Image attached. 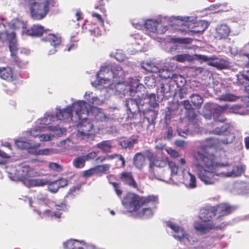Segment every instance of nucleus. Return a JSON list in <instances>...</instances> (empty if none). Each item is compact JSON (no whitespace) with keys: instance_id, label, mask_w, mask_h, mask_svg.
<instances>
[{"instance_id":"obj_37","label":"nucleus","mask_w":249,"mask_h":249,"mask_svg":"<svg viewBox=\"0 0 249 249\" xmlns=\"http://www.w3.org/2000/svg\"><path fill=\"white\" fill-rule=\"evenodd\" d=\"M133 160V164L139 169H142L145 164V157L141 153L136 154Z\"/></svg>"},{"instance_id":"obj_24","label":"nucleus","mask_w":249,"mask_h":249,"mask_svg":"<svg viewBox=\"0 0 249 249\" xmlns=\"http://www.w3.org/2000/svg\"><path fill=\"white\" fill-rule=\"evenodd\" d=\"M230 32V27L227 24L225 23L220 24L215 28L214 37L218 40L225 39L228 37Z\"/></svg>"},{"instance_id":"obj_50","label":"nucleus","mask_w":249,"mask_h":249,"mask_svg":"<svg viewBox=\"0 0 249 249\" xmlns=\"http://www.w3.org/2000/svg\"><path fill=\"white\" fill-rule=\"evenodd\" d=\"M145 20L144 19H133L131 21L132 26L136 29L141 30L145 29Z\"/></svg>"},{"instance_id":"obj_56","label":"nucleus","mask_w":249,"mask_h":249,"mask_svg":"<svg viewBox=\"0 0 249 249\" xmlns=\"http://www.w3.org/2000/svg\"><path fill=\"white\" fill-rule=\"evenodd\" d=\"M48 184V190L52 193H56L59 188L56 180L51 182L49 181Z\"/></svg>"},{"instance_id":"obj_15","label":"nucleus","mask_w":249,"mask_h":249,"mask_svg":"<svg viewBox=\"0 0 249 249\" xmlns=\"http://www.w3.org/2000/svg\"><path fill=\"white\" fill-rule=\"evenodd\" d=\"M137 97L139 99V104L143 105L149 104L151 107H155L158 106V100L156 99L155 94H148L146 89L143 86V89H138L137 91Z\"/></svg>"},{"instance_id":"obj_49","label":"nucleus","mask_w":249,"mask_h":249,"mask_svg":"<svg viewBox=\"0 0 249 249\" xmlns=\"http://www.w3.org/2000/svg\"><path fill=\"white\" fill-rule=\"evenodd\" d=\"M86 160L84 156L75 158L73 160V165L76 168H81L85 165Z\"/></svg>"},{"instance_id":"obj_27","label":"nucleus","mask_w":249,"mask_h":249,"mask_svg":"<svg viewBox=\"0 0 249 249\" xmlns=\"http://www.w3.org/2000/svg\"><path fill=\"white\" fill-rule=\"evenodd\" d=\"M9 27L15 30L20 31L21 34L23 36L26 34L27 29V22L19 18L12 19L8 24Z\"/></svg>"},{"instance_id":"obj_36","label":"nucleus","mask_w":249,"mask_h":249,"mask_svg":"<svg viewBox=\"0 0 249 249\" xmlns=\"http://www.w3.org/2000/svg\"><path fill=\"white\" fill-rule=\"evenodd\" d=\"M138 138L132 137L128 139H125L120 142L121 146L124 149H132L134 145L138 143Z\"/></svg>"},{"instance_id":"obj_44","label":"nucleus","mask_w":249,"mask_h":249,"mask_svg":"<svg viewBox=\"0 0 249 249\" xmlns=\"http://www.w3.org/2000/svg\"><path fill=\"white\" fill-rule=\"evenodd\" d=\"M247 96H246L243 99V101L244 102V105H235L231 107H230L229 105V109L228 110H230L231 111L236 113V114H243L244 111L241 110V108L243 107H247V102L245 101L244 100L245 98L247 97Z\"/></svg>"},{"instance_id":"obj_47","label":"nucleus","mask_w":249,"mask_h":249,"mask_svg":"<svg viewBox=\"0 0 249 249\" xmlns=\"http://www.w3.org/2000/svg\"><path fill=\"white\" fill-rule=\"evenodd\" d=\"M191 102L194 106L196 107H200L203 102L202 98L198 94H194L190 96Z\"/></svg>"},{"instance_id":"obj_30","label":"nucleus","mask_w":249,"mask_h":249,"mask_svg":"<svg viewBox=\"0 0 249 249\" xmlns=\"http://www.w3.org/2000/svg\"><path fill=\"white\" fill-rule=\"evenodd\" d=\"M121 179L124 184L128 185L132 188L137 189V184L135 181L131 172H123L121 174Z\"/></svg>"},{"instance_id":"obj_4","label":"nucleus","mask_w":249,"mask_h":249,"mask_svg":"<svg viewBox=\"0 0 249 249\" xmlns=\"http://www.w3.org/2000/svg\"><path fill=\"white\" fill-rule=\"evenodd\" d=\"M75 115V120H77L78 130L76 137L78 141H88L93 138V135L90 132L93 128V124L88 119L89 110L87 103L84 100H75L71 98Z\"/></svg>"},{"instance_id":"obj_25","label":"nucleus","mask_w":249,"mask_h":249,"mask_svg":"<svg viewBox=\"0 0 249 249\" xmlns=\"http://www.w3.org/2000/svg\"><path fill=\"white\" fill-rule=\"evenodd\" d=\"M48 128L52 131L53 133H49L41 134L38 136L40 142H47L51 141L54 138V135L59 137L63 134L64 131L63 129H62L57 125L53 126H50L48 127Z\"/></svg>"},{"instance_id":"obj_21","label":"nucleus","mask_w":249,"mask_h":249,"mask_svg":"<svg viewBox=\"0 0 249 249\" xmlns=\"http://www.w3.org/2000/svg\"><path fill=\"white\" fill-rule=\"evenodd\" d=\"M34 175V171L27 165L23 166L17 170L15 177L10 176L11 179L15 181L22 180Z\"/></svg>"},{"instance_id":"obj_40","label":"nucleus","mask_w":249,"mask_h":249,"mask_svg":"<svg viewBox=\"0 0 249 249\" xmlns=\"http://www.w3.org/2000/svg\"><path fill=\"white\" fill-rule=\"evenodd\" d=\"M97 147L100 149L103 152L107 153L111 152L112 145L110 141H104L97 144Z\"/></svg>"},{"instance_id":"obj_51","label":"nucleus","mask_w":249,"mask_h":249,"mask_svg":"<svg viewBox=\"0 0 249 249\" xmlns=\"http://www.w3.org/2000/svg\"><path fill=\"white\" fill-rule=\"evenodd\" d=\"M77 41L78 39H75L74 36H72L70 43L66 45V48L65 51L70 52L75 50L77 47Z\"/></svg>"},{"instance_id":"obj_12","label":"nucleus","mask_w":249,"mask_h":249,"mask_svg":"<svg viewBox=\"0 0 249 249\" xmlns=\"http://www.w3.org/2000/svg\"><path fill=\"white\" fill-rule=\"evenodd\" d=\"M145 30L151 37L155 38L156 35L164 34L168 27L163 25L160 19H147L145 20Z\"/></svg>"},{"instance_id":"obj_48","label":"nucleus","mask_w":249,"mask_h":249,"mask_svg":"<svg viewBox=\"0 0 249 249\" xmlns=\"http://www.w3.org/2000/svg\"><path fill=\"white\" fill-rule=\"evenodd\" d=\"M93 111L95 113V119L99 121H105L107 119V115L101 111L100 108L95 107L93 108Z\"/></svg>"},{"instance_id":"obj_8","label":"nucleus","mask_w":249,"mask_h":249,"mask_svg":"<svg viewBox=\"0 0 249 249\" xmlns=\"http://www.w3.org/2000/svg\"><path fill=\"white\" fill-rule=\"evenodd\" d=\"M147 157L150 161L149 172V178L153 179L155 178L154 174V168L157 167H163L168 163L169 167L171 170V175L172 177L178 176L180 173L178 172V167L176 163L172 161L167 160L166 159H161L151 152H149Z\"/></svg>"},{"instance_id":"obj_3","label":"nucleus","mask_w":249,"mask_h":249,"mask_svg":"<svg viewBox=\"0 0 249 249\" xmlns=\"http://www.w3.org/2000/svg\"><path fill=\"white\" fill-rule=\"evenodd\" d=\"M234 208L228 204H220L216 206H206L200 210L199 218L202 220L200 222L195 224L194 227L196 231L202 234L206 233L211 229H222L226 224L222 222L219 224L222 220V217L230 214Z\"/></svg>"},{"instance_id":"obj_23","label":"nucleus","mask_w":249,"mask_h":249,"mask_svg":"<svg viewBox=\"0 0 249 249\" xmlns=\"http://www.w3.org/2000/svg\"><path fill=\"white\" fill-rule=\"evenodd\" d=\"M246 166L242 164H232L231 172L221 173V178H237L244 172Z\"/></svg>"},{"instance_id":"obj_52","label":"nucleus","mask_w":249,"mask_h":249,"mask_svg":"<svg viewBox=\"0 0 249 249\" xmlns=\"http://www.w3.org/2000/svg\"><path fill=\"white\" fill-rule=\"evenodd\" d=\"M47 202L48 199L47 196L45 194L40 193L36 196V201L35 203L38 205H45Z\"/></svg>"},{"instance_id":"obj_28","label":"nucleus","mask_w":249,"mask_h":249,"mask_svg":"<svg viewBox=\"0 0 249 249\" xmlns=\"http://www.w3.org/2000/svg\"><path fill=\"white\" fill-rule=\"evenodd\" d=\"M158 203V197L156 196V199L153 205L145 204L144 206L141 207L142 210L138 213L139 217L142 218H148L151 217L153 215V210L155 209L156 205Z\"/></svg>"},{"instance_id":"obj_19","label":"nucleus","mask_w":249,"mask_h":249,"mask_svg":"<svg viewBox=\"0 0 249 249\" xmlns=\"http://www.w3.org/2000/svg\"><path fill=\"white\" fill-rule=\"evenodd\" d=\"M175 83L171 82L160 84L157 91L158 101L161 102L165 97L169 96L168 94L173 91L174 89H175Z\"/></svg>"},{"instance_id":"obj_9","label":"nucleus","mask_w":249,"mask_h":249,"mask_svg":"<svg viewBox=\"0 0 249 249\" xmlns=\"http://www.w3.org/2000/svg\"><path fill=\"white\" fill-rule=\"evenodd\" d=\"M166 225L173 231L172 236L184 244L194 245L197 243V238L192 233L185 231L183 228L174 222L171 221H167Z\"/></svg>"},{"instance_id":"obj_6","label":"nucleus","mask_w":249,"mask_h":249,"mask_svg":"<svg viewBox=\"0 0 249 249\" xmlns=\"http://www.w3.org/2000/svg\"><path fill=\"white\" fill-rule=\"evenodd\" d=\"M29 9L32 18L40 20L45 17L51 7L55 6L56 0H23Z\"/></svg>"},{"instance_id":"obj_55","label":"nucleus","mask_w":249,"mask_h":249,"mask_svg":"<svg viewBox=\"0 0 249 249\" xmlns=\"http://www.w3.org/2000/svg\"><path fill=\"white\" fill-rule=\"evenodd\" d=\"M9 83L7 86V89H6V92L7 94H12L15 93L17 89L18 86L15 82H9Z\"/></svg>"},{"instance_id":"obj_58","label":"nucleus","mask_w":249,"mask_h":249,"mask_svg":"<svg viewBox=\"0 0 249 249\" xmlns=\"http://www.w3.org/2000/svg\"><path fill=\"white\" fill-rule=\"evenodd\" d=\"M110 166L108 164H103L98 165L94 168L95 173H103L107 171L109 169Z\"/></svg>"},{"instance_id":"obj_29","label":"nucleus","mask_w":249,"mask_h":249,"mask_svg":"<svg viewBox=\"0 0 249 249\" xmlns=\"http://www.w3.org/2000/svg\"><path fill=\"white\" fill-rule=\"evenodd\" d=\"M0 77L8 82H14L16 79L13 70L9 67L0 68Z\"/></svg>"},{"instance_id":"obj_7","label":"nucleus","mask_w":249,"mask_h":249,"mask_svg":"<svg viewBox=\"0 0 249 249\" xmlns=\"http://www.w3.org/2000/svg\"><path fill=\"white\" fill-rule=\"evenodd\" d=\"M156 199V196L154 195L141 197L134 193H128L122 200V203L128 212H138L145 204L153 205Z\"/></svg>"},{"instance_id":"obj_42","label":"nucleus","mask_w":249,"mask_h":249,"mask_svg":"<svg viewBox=\"0 0 249 249\" xmlns=\"http://www.w3.org/2000/svg\"><path fill=\"white\" fill-rule=\"evenodd\" d=\"M175 59L174 57L168 58L165 59V61L164 63V67L166 69L170 70L173 73H174V71L177 69L178 66L176 63Z\"/></svg>"},{"instance_id":"obj_43","label":"nucleus","mask_w":249,"mask_h":249,"mask_svg":"<svg viewBox=\"0 0 249 249\" xmlns=\"http://www.w3.org/2000/svg\"><path fill=\"white\" fill-rule=\"evenodd\" d=\"M49 183V179L47 178L40 179L36 178L30 179L29 181V184L30 187H41Z\"/></svg>"},{"instance_id":"obj_17","label":"nucleus","mask_w":249,"mask_h":249,"mask_svg":"<svg viewBox=\"0 0 249 249\" xmlns=\"http://www.w3.org/2000/svg\"><path fill=\"white\" fill-rule=\"evenodd\" d=\"M213 89L216 94L219 96L220 100L233 102L239 99V97L231 93H224L225 89L221 83L217 81H213Z\"/></svg>"},{"instance_id":"obj_34","label":"nucleus","mask_w":249,"mask_h":249,"mask_svg":"<svg viewBox=\"0 0 249 249\" xmlns=\"http://www.w3.org/2000/svg\"><path fill=\"white\" fill-rule=\"evenodd\" d=\"M84 97L89 105H100L103 103V101L95 96L92 92H86Z\"/></svg>"},{"instance_id":"obj_62","label":"nucleus","mask_w":249,"mask_h":249,"mask_svg":"<svg viewBox=\"0 0 249 249\" xmlns=\"http://www.w3.org/2000/svg\"><path fill=\"white\" fill-rule=\"evenodd\" d=\"M196 57L197 59L202 61L204 62L209 61L211 60H214L215 59V56H213L212 57H208L205 55H201V54H196Z\"/></svg>"},{"instance_id":"obj_22","label":"nucleus","mask_w":249,"mask_h":249,"mask_svg":"<svg viewBox=\"0 0 249 249\" xmlns=\"http://www.w3.org/2000/svg\"><path fill=\"white\" fill-rule=\"evenodd\" d=\"M158 75L160 77L163 79H169V82L175 83L177 87L180 86L178 84V80L180 79L181 80L183 79L181 75L173 73L170 70L164 68V66L160 69V73Z\"/></svg>"},{"instance_id":"obj_45","label":"nucleus","mask_w":249,"mask_h":249,"mask_svg":"<svg viewBox=\"0 0 249 249\" xmlns=\"http://www.w3.org/2000/svg\"><path fill=\"white\" fill-rule=\"evenodd\" d=\"M210 65L218 69L222 70L227 69L229 66V63L224 59H220L211 62Z\"/></svg>"},{"instance_id":"obj_63","label":"nucleus","mask_w":249,"mask_h":249,"mask_svg":"<svg viewBox=\"0 0 249 249\" xmlns=\"http://www.w3.org/2000/svg\"><path fill=\"white\" fill-rule=\"evenodd\" d=\"M107 158L109 159L117 158L118 159V160L121 161V166L124 167L125 165V160L122 156V155L120 154H115L114 155L108 156Z\"/></svg>"},{"instance_id":"obj_61","label":"nucleus","mask_w":249,"mask_h":249,"mask_svg":"<svg viewBox=\"0 0 249 249\" xmlns=\"http://www.w3.org/2000/svg\"><path fill=\"white\" fill-rule=\"evenodd\" d=\"M185 115L189 120H194L196 116L195 109L193 108L185 112Z\"/></svg>"},{"instance_id":"obj_39","label":"nucleus","mask_w":249,"mask_h":249,"mask_svg":"<svg viewBox=\"0 0 249 249\" xmlns=\"http://www.w3.org/2000/svg\"><path fill=\"white\" fill-rule=\"evenodd\" d=\"M173 57L176 61L180 63L191 62L195 59L193 56L188 53L178 54L174 56Z\"/></svg>"},{"instance_id":"obj_60","label":"nucleus","mask_w":249,"mask_h":249,"mask_svg":"<svg viewBox=\"0 0 249 249\" xmlns=\"http://www.w3.org/2000/svg\"><path fill=\"white\" fill-rule=\"evenodd\" d=\"M178 95L181 99L187 98L188 96H190L188 93V89L186 87H182L179 89Z\"/></svg>"},{"instance_id":"obj_33","label":"nucleus","mask_w":249,"mask_h":249,"mask_svg":"<svg viewBox=\"0 0 249 249\" xmlns=\"http://www.w3.org/2000/svg\"><path fill=\"white\" fill-rule=\"evenodd\" d=\"M7 40L9 43V47L11 55L15 56V53L17 50V46L16 33L14 31H12L11 33L8 32V37Z\"/></svg>"},{"instance_id":"obj_32","label":"nucleus","mask_w":249,"mask_h":249,"mask_svg":"<svg viewBox=\"0 0 249 249\" xmlns=\"http://www.w3.org/2000/svg\"><path fill=\"white\" fill-rule=\"evenodd\" d=\"M236 83L238 85H242L243 86V89L248 92H249L245 88L249 86V72L247 74L239 72L236 75Z\"/></svg>"},{"instance_id":"obj_38","label":"nucleus","mask_w":249,"mask_h":249,"mask_svg":"<svg viewBox=\"0 0 249 249\" xmlns=\"http://www.w3.org/2000/svg\"><path fill=\"white\" fill-rule=\"evenodd\" d=\"M142 67L148 71L153 73H159V74L161 69L151 62H143L142 63Z\"/></svg>"},{"instance_id":"obj_2","label":"nucleus","mask_w":249,"mask_h":249,"mask_svg":"<svg viewBox=\"0 0 249 249\" xmlns=\"http://www.w3.org/2000/svg\"><path fill=\"white\" fill-rule=\"evenodd\" d=\"M124 71L122 68L116 64L108 63L102 66L96 74V79L91 82V85L96 87L103 84H110L108 88L113 90L114 94L121 97L125 95L135 96L138 89H143V85L139 83L137 78H131L128 84L122 82L125 76Z\"/></svg>"},{"instance_id":"obj_14","label":"nucleus","mask_w":249,"mask_h":249,"mask_svg":"<svg viewBox=\"0 0 249 249\" xmlns=\"http://www.w3.org/2000/svg\"><path fill=\"white\" fill-rule=\"evenodd\" d=\"M205 108L212 109L213 118L215 121L223 122L226 118L222 116V114L228 110L229 105L225 104L223 106H219L216 104L209 103L205 105Z\"/></svg>"},{"instance_id":"obj_64","label":"nucleus","mask_w":249,"mask_h":249,"mask_svg":"<svg viewBox=\"0 0 249 249\" xmlns=\"http://www.w3.org/2000/svg\"><path fill=\"white\" fill-rule=\"evenodd\" d=\"M203 115L207 120H210L213 116V112L212 109H206L205 106L203 107Z\"/></svg>"},{"instance_id":"obj_26","label":"nucleus","mask_w":249,"mask_h":249,"mask_svg":"<svg viewBox=\"0 0 249 249\" xmlns=\"http://www.w3.org/2000/svg\"><path fill=\"white\" fill-rule=\"evenodd\" d=\"M144 115L148 122L147 131L148 133H151L155 128V121L158 115V111L148 109L144 112Z\"/></svg>"},{"instance_id":"obj_59","label":"nucleus","mask_w":249,"mask_h":249,"mask_svg":"<svg viewBox=\"0 0 249 249\" xmlns=\"http://www.w3.org/2000/svg\"><path fill=\"white\" fill-rule=\"evenodd\" d=\"M49 167L51 170L53 171L59 172L62 171V166L55 162H50Z\"/></svg>"},{"instance_id":"obj_57","label":"nucleus","mask_w":249,"mask_h":249,"mask_svg":"<svg viewBox=\"0 0 249 249\" xmlns=\"http://www.w3.org/2000/svg\"><path fill=\"white\" fill-rule=\"evenodd\" d=\"M144 82L145 85L149 88L155 87L156 85V79L153 76L146 77Z\"/></svg>"},{"instance_id":"obj_18","label":"nucleus","mask_w":249,"mask_h":249,"mask_svg":"<svg viewBox=\"0 0 249 249\" xmlns=\"http://www.w3.org/2000/svg\"><path fill=\"white\" fill-rule=\"evenodd\" d=\"M132 98H127L125 102V105L127 108V111H129L132 115H134L140 112L142 109L143 105L139 104V99L137 97L136 93L135 96H131Z\"/></svg>"},{"instance_id":"obj_10","label":"nucleus","mask_w":249,"mask_h":249,"mask_svg":"<svg viewBox=\"0 0 249 249\" xmlns=\"http://www.w3.org/2000/svg\"><path fill=\"white\" fill-rule=\"evenodd\" d=\"M28 138L20 137L18 139L15 140V143L17 147L26 149L31 154L35 155H50L55 153V150L53 148H45L42 149H38L40 146V143H36L32 144L27 141H29Z\"/></svg>"},{"instance_id":"obj_1","label":"nucleus","mask_w":249,"mask_h":249,"mask_svg":"<svg viewBox=\"0 0 249 249\" xmlns=\"http://www.w3.org/2000/svg\"><path fill=\"white\" fill-rule=\"evenodd\" d=\"M210 133L222 136V138L218 142L213 138L207 139V143L201 145L193 155V163L196 168L198 178L205 185L215 184L219 178H221L214 162V155L209 153V149L215 146L216 143L225 145L231 143L235 138L228 125L217 127Z\"/></svg>"},{"instance_id":"obj_31","label":"nucleus","mask_w":249,"mask_h":249,"mask_svg":"<svg viewBox=\"0 0 249 249\" xmlns=\"http://www.w3.org/2000/svg\"><path fill=\"white\" fill-rule=\"evenodd\" d=\"M44 27L39 25H34L30 28L26 30V36L31 37H38L41 36L44 32Z\"/></svg>"},{"instance_id":"obj_11","label":"nucleus","mask_w":249,"mask_h":249,"mask_svg":"<svg viewBox=\"0 0 249 249\" xmlns=\"http://www.w3.org/2000/svg\"><path fill=\"white\" fill-rule=\"evenodd\" d=\"M56 120H57L55 115H54L51 112H47L43 118L38 119L36 121L37 125L36 127L27 131L26 133L33 137L39 136L41 135V132L44 131L45 129L48 128V126H46V125L52 124Z\"/></svg>"},{"instance_id":"obj_35","label":"nucleus","mask_w":249,"mask_h":249,"mask_svg":"<svg viewBox=\"0 0 249 249\" xmlns=\"http://www.w3.org/2000/svg\"><path fill=\"white\" fill-rule=\"evenodd\" d=\"M43 40L49 42L53 47H56L60 44L61 37L58 34H49L43 37Z\"/></svg>"},{"instance_id":"obj_20","label":"nucleus","mask_w":249,"mask_h":249,"mask_svg":"<svg viewBox=\"0 0 249 249\" xmlns=\"http://www.w3.org/2000/svg\"><path fill=\"white\" fill-rule=\"evenodd\" d=\"M182 177V183L188 189H195L196 187V176L185 169H181L180 174Z\"/></svg>"},{"instance_id":"obj_41","label":"nucleus","mask_w":249,"mask_h":249,"mask_svg":"<svg viewBox=\"0 0 249 249\" xmlns=\"http://www.w3.org/2000/svg\"><path fill=\"white\" fill-rule=\"evenodd\" d=\"M80 244L81 241L70 239L63 243V247L65 249H79Z\"/></svg>"},{"instance_id":"obj_5","label":"nucleus","mask_w":249,"mask_h":249,"mask_svg":"<svg viewBox=\"0 0 249 249\" xmlns=\"http://www.w3.org/2000/svg\"><path fill=\"white\" fill-rule=\"evenodd\" d=\"M196 19V18L195 17L172 16L168 18V22L171 26H188V29H187L180 28H178V29L182 31H184L187 33L189 36H194L195 34H198L204 32L207 28V24L203 20L200 21L199 22L197 23V24L202 26L201 29H196V28L193 29V27L190 28V26L192 24H195ZM195 27L196 25H194V27Z\"/></svg>"},{"instance_id":"obj_13","label":"nucleus","mask_w":249,"mask_h":249,"mask_svg":"<svg viewBox=\"0 0 249 249\" xmlns=\"http://www.w3.org/2000/svg\"><path fill=\"white\" fill-rule=\"evenodd\" d=\"M52 210L49 209L45 210L42 212L41 209H34L37 214L41 218L48 216L51 218L59 219L61 218L62 214L61 211L64 212L67 210L68 208L67 205L65 203H60L59 204H55L54 207L51 208Z\"/></svg>"},{"instance_id":"obj_46","label":"nucleus","mask_w":249,"mask_h":249,"mask_svg":"<svg viewBox=\"0 0 249 249\" xmlns=\"http://www.w3.org/2000/svg\"><path fill=\"white\" fill-rule=\"evenodd\" d=\"M217 168L219 169V174L226 173L231 171V164L228 162L226 163H216Z\"/></svg>"},{"instance_id":"obj_16","label":"nucleus","mask_w":249,"mask_h":249,"mask_svg":"<svg viewBox=\"0 0 249 249\" xmlns=\"http://www.w3.org/2000/svg\"><path fill=\"white\" fill-rule=\"evenodd\" d=\"M55 111L57 120L67 121L71 119L73 122H77V120H75V115L72 114L73 111L74 112L72 103L63 108H61L60 106H57Z\"/></svg>"},{"instance_id":"obj_53","label":"nucleus","mask_w":249,"mask_h":249,"mask_svg":"<svg viewBox=\"0 0 249 249\" xmlns=\"http://www.w3.org/2000/svg\"><path fill=\"white\" fill-rule=\"evenodd\" d=\"M178 135L184 138H186L188 136L192 135L193 133L188 127L184 128H178Z\"/></svg>"},{"instance_id":"obj_54","label":"nucleus","mask_w":249,"mask_h":249,"mask_svg":"<svg viewBox=\"0 0 249 249\" xmlns=\"http://www.w3.org/2000/svg\"><path fill=\"white\" fill-rule=\"evenodd\" d=\"M111 56H114L115 58L119 61H122L125 58V55L123 53V51L120 50H116L115 53H112L111 54Z\"/></svg>"}]
</instances>
